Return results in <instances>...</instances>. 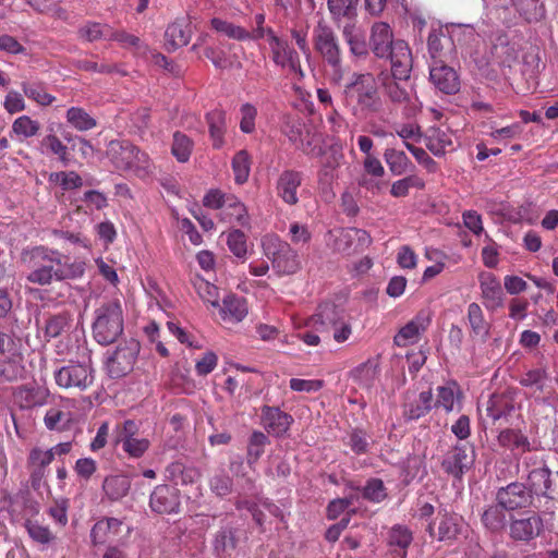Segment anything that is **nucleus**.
<instances>
[{
    "label": "nucleus",
    "instance_id": "obj_1",
    "mask_svg": "<svg viewBox=\"0 0 558 558\" xmlns=\"http://www.w3.org/2000/svg\"><path fill=\"white\" fill-rule=\"evenodd\" d=\"M22 260L32 268L26 280L38 286L80 278L84 275L86 266L83 260L69 262L60 252L46 246L24 250Z\"/></svg>",
    "mask_w": 558,
    "mask_h": 558
},
{
    "label": "nucleus",
    "instance_id": "obj_2",
    "mask_svg": "<svg viewBox=\"0 0 558 558\" xmlns=\"http://www.w3.org/2000/svg\"><path fill=\"white\" fill-rule=\"evenodd\" d=\"M106 155L117 170L129 171L138 177H144L150 172L151 161L149 156L129 141L116 140L109 142Z\"/></svg>",
    "mask_w": 558,
    "mask_h": 558
},
{
    "label": "nucleus",
    "instance_id": "obj_3",
    "mask_svg": "<svg viewBox=\"0 0 558 558\" xmlns=\"http://www.w3.org/2000/svg\"><path fill=\"white\" fill-rule=\"evenodd\" d=\"M122 331L123 312L118 301H109L95 310L93 336L99 344L113 343Z\"/></svg>",
    "mask_w": 558,
    "mask_h": 558
},
{
    "label": "nucleus",
    "instance_id": "obj_4",
    "mask_svg": "<svg viewBox=\"0 0 558 558\" xmlns=\"http://www.w3.org/2000/svg\"><path fill=\"white\" fill-rule=\"evenodd\" d=\"M141 425V421L125 420L114 427L116 444L129 458L140 459L150 448V439L140 434Z\"/></svg>",
    "mask_w": 558,
    "mask_h": 558
},
{
    "label": "nucleus",
    "instance_id": "obj_5",
    "mask_svg": "<svg viewBox=\"0 0 558 558\" xmlns=\"http://www.w3.org/2000/svg\"><path fill=\"white\" fill-rule=\"evenodd\" d=\"M268 46L271 60L277 66L287 71L293 80L302 81L304 78L305 74L301 65L300 56L288 40L277 35H271Z\"/></svg>",
    "mask_w": 558,
    "mask_h": 558
},
{
    "label": "nucleus",
    "instance_id": "obj_6",
    "mask_svg": "<svg viewBox=\"0 0 558 558\" xmlns=\"http://www.w3.org/2000/svg\"><path fill=\"white\" fill-rule=\"evenodd\" d=\"M56 384L65 389L86 390L94 383L90 361L70 362L54 372Z\"/></svg>",
    "mask_w": 558,
    "mask_h": 558
},
{
    "label": "nucleus",
    "instance_id": "obj_7",
    "mask_svg": "<svg viewBox=\"0 0 558 558\" xmlns=\"http://www.w3.org/2000/svg\"><path fill=\"white\" fill-rule=\"evenodd\" d=\"M355 80L351 82L352 95L356 99V112L363 114L374 112L379 108L380 98L378 95L377 83L371 72L354 75Z\"/></svg>",
    "mask_w": 558,
    "mask_h": 558
},
{
    "label": "nucleus",
    "instance_id": "obj_8",
    "mask_svg": "<svg viewBox=\"0 0 558 558\" xmlns=\"http://www.w3.org/2000/svg\"><path fill=\"white\" fill-rule=\"evenodd\" d=\"M315 49L332 68V80L339 82L342 78L340 69V51L333 32L324 24H318L313 32Z\"/></svg>",
    "mask_w": 558,
    "mask_h": 558
},
{
    "label": "nucleus",
    "instance_id": "obj_9",
    "mask_svg": "<svg viewBox=\"0 0 558 558\" xmlns=\"http://www.w3.org/2000/svg\"><path fill=\"white\" fill-rule=\"evenodd\" d=\"M497 445L504 451H508L512 458L520 460L523 454L538 449L539 441L531 439L519 427H506L497 435Z\"/></svg>",
    "mask_w": 558,
    "mask_h": 558
},
{
    "label": "nucleus",
    "instance_id": "obj_10",
    "mask_svg": "<svg viewBox=\"0 0 558 558\" xmlns=\"http://www.w3.org/2000/svg\"><path fill=\"white\" fill-rule=\"evenodd\" d=\"M316 324H319V327L316 328L317 331H323L328 327L332 328L335 330L333 339L339 343L348 339V325L344 319V313L343 311L340 312L332 303L322 304L318 313L306 323V326H316Z\"/></svg>",
    "mask_w": 558,
    "mask_h": 558
},
{
    "label": "nucleus",
    "instance_id": "obj_11",
    "mask_svg": "<svg viewBox=\"0 0 558 558\" xmlns=\"http://www.w3.org/2000/svg\"><path fill=\"white\" fill-rule=\"evenodd\" d=\"M495 500L512 513L532 508L535 498L524 483L515 481L499 487L495 493Z\"/></svg>",
    "mask_w": 558,
    "mask_h": 558
},
{
    "label": "nucleus",
    "instance_id": "obj_12",
    "mask_svg": "<svg viewBox=\"0 0 558 558\" xmlns=\"http://www.w3.org/2000/svg\"><path fill=\"white\" fill-rule=\"evenodd\" d=\"M131 533V527L117 518H104L97 521L92 531V543L97 545L123 544Z\"/></svg>",
    "mask_w": 558,
    "mask_h": 558
},
{
    "label": "nucleus",
    "instance_id": "obj_13",
    "mask_svg": "<svg viewBox=\"0 0 558 558\" xmlns=\"http://www.w3.org/2000/svg\"><path fill=\"white\" fill-rule=\"evenodd\" d=\"M386 54L378 57V59L389 61L392 77L399 81L409 80L413 66V57L408 43L403 39H397L388 48Z\"/></svg>",
    "mask_w": 558,
    "mask_h": 558
},
{
    "label": "nucleus",
    "instance_id": "obj_14",
    "mask_svg": "<svg viewBox=\"0 0 558 558\" xmlns=\"http://www.w3.org/2000/svg\"><path fill=\"white\" fill-rule=\"evenodd\" d=\"M544 531V521L536 511H527L520 518L510 517L509 537L514 542L530 543Z\"/></svg>",
    "mask_w": 558,
    "mask_h": 558
},
{
    "label": "nucleus",
    "instance_id": "obj_15",
    "mask_svg": "<svg viewBox=\"0 0 558 558\" xmlns=\"http://www.w3.org/2000/svg\"><path fill=\"white\" fill-rule=\"evenodd\" d=\"M474 463V451L466 445H456L447 451L442 461V470L457 480H461Z\"/></svg>",
    "mask_w": 558,
    "mask_h": 558
},
{
    "label": "nucleus",
    "instance_id": "obj_16",
    "mask_svg": "<svg viewBox=\"0 0 558 558\" xmlns=\"http://www.w3.org/2000/svg\"><path fill=\"white\" fill-rule=\"evenodd\" d=\"M429 81L437 90L446 95H454L461 87L457 71L445 64L442 60L432 62L429 66Z\"/></svg>",
    "mask_w": 558,
    "mask_h": 558
},
{
    "label": "nucleus",
    "instance_id": "obj_17",
    "mask_svg": "<svg viewBox=\"0 0 558 558\" xmlns=\"http://www.w3.org/2000/svg\"><path fill=\"white\" fill-rule=\"evenodd\" d=\"M439 523L437 532L434 530L433 523L428 524L427 532L432 537H436L438 542L451 544L458 539L463 529V518L454 512L447 510L439 511Z\"/></svg>",
    "mask_w": 558,
    "mask_h": 558
},
{
    "label": "nucleus",
    "instance_id": "obj_18",
    "mask_svg": "<svg viewBox=\"0 0 558 558\" xmlns=\"http://www.w3.org/2000/svg\"><path fill=\"white\" fill-rule=\"evenodd\" d=\"M430 324V315L426 311L418 312L409 323H407L395 336L393 341L398 347H407L417 342L422 332Z\"/></svg>",
    "mask_w": 558,
    "mask_h": 558
},
{
    "label": "nucleus",
    "instance_id": "obj_19",
    "mask_svg": "<svg viewBox=\"0 0 558 558\" xmlns=\"http://www.w3.org/2000/svg\"><path fill=\"white\" fill-rule=\"evenodd\" d=\"M508 510L499 505V501L486 505L481 512V523L484 530L492 535H500L507 526L509 520L507 518Z\"/></svg>",
    "mask_w": 558,
    "mask_h": 558
},
{
    "label": "nucleus",
    "instance_id": "obj_20",
    "mask_svg": "<svg viewBox=\"0 0 558 558\" xmlns=\"http://www.w3.org/2000/svg\"><path fill=\"white\" fill-rule=\"evenodd\" d=\"M480 289L483 304L487 311L495 312L504 305V291L500 281L493 274L480 277Z\"/></svg>",
    "mask_w": 558,
    "mask_h": 558
},
{
    "label": "nucleus",
    "instance_id": "obj_21",
    "mask_svg": "<svg viewBox=\"0 0 558 558\" xmlns=\"http://www.w3.org/2000/svg\"><path fill=\"white\" fill-rule=\"evenodd\" d=\"M177 489L168 485L157 486L150 495V508L157 513H173L179 510Z\"/></svg>",
    "mask_w": 558,
    "mask_h": 558
},
{
    "label": "nucleus",
    "instance_id": "obj_22",
    "mask_svg": "<svg viewBox=\"0 0 558 558\" xmlns=\"http://www.w3.org/2000/svg\"><path fill=\"white\" fill-rule=\"evenodd\" d=\"M292 422V416L280 411L278 408L264 407L262 410V424L274 436L284 435Z\"/></svg>",
    "mask_w": 558,
    "mask_h": 558
},
{
    "label": "nucleus",
    "instance_id": "obj_23",
    "mask_svg": "<svg viewBox=\"0 0 558 558\" xmlns=\"http://www.w3.org/2000/svg\"><path fill=\"white\" fill-rule=\"evenodd\" d=\"M302 183V173L294 170H284L277 181V194L288 205L299 202L298 189Z\"/></svg>",
    "mask_w": 558,
    "mask_h": 558
},
{
    "label": "nucleus",
    "instance_id": "obj_24",
    "mask_svg": "<svg viewBox=\"0 0 558 558\" xmlns=\"http://www.w3.org/2000/svg\"><path fill=\"white\" fill-rule=\"evenodd\" d=\"M53 461L51 451L35 447L29 451L27 469L29 470L33 486H39L46 474V469Z\"/></svg>",
    "mask_w": 558,
    "mask_h": 558
},
{
    "label": "nucleus",
    "instance_id": "obj_25",
    "mask_svg": "<svg viewBox=\"0 0 558 558\" xmlns=\"http://www.w3.org/2000/svg\"><path fill=\"white\" fill-rule=\"evenodd\" d=\"M388 23L376 22L371 29L369 47L376 58L387 56L388 48L396 41Z\"/></svg>",
    "mask_w": 558,
    "mask_h": 558
},
{
    "label": "nucleus",
    "instance_id": "obj_26",
    "mask_svg": "<svg viewBox=\"0 0 558 558\" xmlns=\"http://www.w3.org/2000/svg\"><path fill=\"white\" fill-rule=\"evenodd\" d=\"M320 156L322 170L319 172V181L322 184L327 185L337 177L336 171L343 161L341 146L333 144L328 149L323 150Z\"/></svg>",
    "mask_w": 558,
    "mask_h": 558
},
{
    "label": "nucleus",
    "instance_id": "obj_27",
    "mask_svg": "<svg viewBox=\"0 0 558 558\" xmlns=\"http://www.w3.org/2000/svg\"><path fill=\"white\" fill-rule=\"evenodd\" d=\"M515 410L514 399L507 393H494L487 401L486 413L493 422L508 421Z\"/></svg>",
    "mask_w": 558,
    "mask_h": 558
},
{
    "label": "nucleus",
    "instance_id": "obj_28",
    "mask_svg": "<svg viewBox=\"0 0 558 558\" xmlns=\"http://www.w3.org/2000/svg\"><path fill=\"white\" fill-rule=\"evenodd\" d=\"M218 308L222 320L228 323H240L248 313L246 301L234 294L225 296Z\"/></svg>",
    "mask_w": 558,
    "mask_h": 558
},
{
    "label": "nucleus",
    "instance_id": "obj_29",
    "mask_svg": "<svg viewBox=\"0 0 558 558\" xmlns=\"http://www.w3.org/2000/svg\"><path fill=\"white\" fill-rule=\"evenodd\" d=\"M413 541V534L405 525L396 524L388 532L387 544L392 554L407 558L408 548Z\"/></svg>",
    "mask_w": 558,
    "mask_h": 558
},
{
    "label": "nucleus",
    "instance_id": "obj_30",
    "mask_svg": "<svg viewBox=\"0 0 558 558\" xmlns=\"http://www.w3.org/2000/svg\"><path fill=\"white\" fill-rule=\"evenodd\" d=\"M62 128L61 124H51L47 128V134L40 141L43 153L56 156L64 165L69 161L68 147L57 136L56 132Z\"/></svg>",
    "mask_w": 558,
    "mask_h": 558
},
{
    "label": "nucleus",
    "instance_id": "obj_31",
    "mask_svg": "<svg viewBox=\"0 0 558 558\" xmlns=\"http://www.w3.org/2000/svg\"><path fill=\"white\" fill-rule=\"evenodd\" d=\"M206 121L213 141V147L220 149L225 145V134L227 130L226 112L221 109H214L206 114Z\"/></svg>",
    "mask_w": 558,
    "mask_h": 558
},
{
    "label": "nucleus",
    "instance_id": "obj_32",
    "mask_svg": "<svg viewBox=\"0 0 558 558\" xmlns=\"http://www.w3.org/2000/svg\"><path fill=\"white\" fill-rule=\"evenodd\" d=\"M272 268L279 275H293L301 269L298 252L288 243L281 253L272 260Z\"/></svg>",
    "mask_w": 558,
    "mask_h": 558
},
{
    "label": "nucleus",
    "instance_id": "obj_33",
    "mask_svg": "<svg viewBox=\"0 0 558 558\" xmlns=\"http://www.w3.org/2000/svg\"><path fill=\"white\" fill-rule=\"evenodd\" d=\"M191 39V32L184 21L171 23L165 32V45L169 51L186 46Z\"/></svg>",
    "mask_w": 558,
    "mask_h": 558
},
{
    "label": "nucleus",
    "instance_id": "obj_34",
    "mask_svg": "<svg viewBox=\"0 0 558 558\" xmlns=\"http://www.w3.org/2000/svg\"><path fill=\"white\" fill-rule=\"evenodd\" d=\"M468 320L473 337L485 342L490 335V324L485 319L481 306L475 302L468 306Z\"/></svg>",
    "mask_w": 558,
    "mask_h": 558
},
{
    "label": "nucleus",
    "instance_id": "obj_35",
    "mask_svg": "<svg viewBox=\"0 0 558 558\" xmlns=\"http://www.w3.org/2000/svg\"><path fill=\"white\" fill-rule=\"evenodd\" d=\"M40 123L32 119L29 116L23 114L17 117L11 125L10 136L17 141L24 142L39 133Z\"/></svg>",
    "mask_w": 558,
    "mask_h": 558
},
{
    "label": "nucleus",
    "instance_id": "obj_36",
    "mask_svg": "<svg viewBox=\"0 0 558 558\" xmlns=\"http://www.w3.org/2000/svg\"><path fill=\"white\" fill-rule=\"evenodd\" d=\"M219 215L225 222L238 223L242 227L247 226L250 221L245 205L233 195L229 197V203Z\"/></svg>",
    "mask_w": 558,
    "mask_h": 558
},
{
    "label": "nucleus",
    "instance_id": "obj_37",
    "mask_svg": "<svg viewBox=\"0 0 558 558\" xmlns=\"http://www.w3.org/2000/svg\"><path fill=\"white\" fill-rule=\"evenodd\" d=\"M550 470L547 465L533 468L525 474V485L531 492L532 497H539L546 493L547 481L550 475Z\"/></svg>",
    "mask_w": 558,
    "mask_h": 558
},
{
    "label": "nucleus",
    "instance_id": "obj_38",
    "mask_svg": "<svg viewBox=\"0 0 558 558\" xmlns=\"http://www.w3.org/2000/svg\"><path fill=\"white\" fill-rule=\"evenodd\" d=\"M433 408L432 390L422 391L414 402L404 404L403 416L408 421L418 420L425 416Z\"/></svg>",
    "mask_w": 558,
    "mask_h": 558
},
{
    "label": "nucleus",
    "instance_id": "obj_39",
    "mask_svg": "<svg viewBox=\"0 0 558 558\" xmlns=\"http://www.w3.org/2000/svg\"><path fill=\"white\" fill-rule=\"evenodd\" d=\"M135 356L128 349H118L108 362V368L112 376H121L132 369Z\"/></svg>",
    "mask_w": 558,
    "mask_h": 558
},
{
    "label": "nucleus",
    "instance_id": "obj_40",
    "mask_svg": "<svg viewBox=\"0 0 558 558\" xmlns=\"http://www.w3.org/2000/svg\"><path fill=\"white\" fill-rule=\"evenodd\" d=\"M131 487V482L125 475H110L105 478L102 489L111 500L124 497Z\"/></svg>",
    "mask_w": 558,
    "mask_h": 558
},
{
    "label": "nucleus",
    "instance_id": "obj_41",
    "mask_svg": "<svg viewBox=\"0 0 558 558\" xmlns=\"http://www.w3.org/2000/svg\"><path fill=\"white\" fill-rule=\"evenodd\" d=\"M452 145L450 136L441 129H432L425 137V146L435 156L446 154L447 147Z\"/></svg>",
    "mask_w": 558,
    "mask_h": 558
},
{
    "label": "nucleus",
    "instance_id": "obj_42",
    "mask_svg": "<svg viewBox=\"0 0 558 558\" xmlns=\"http://www.w3.org/2000/svg\"><path fill=\"white\" fill-rule=\"evenodd\" d=\"M384 158L389 167V170L395 175H401L405 173L409 167L412 166V162L405 153L395 148H387L384 153Z\"/></svg>",
    "mask_w": 558,
    "mask_h": 558
},
{
    "label": "nucleus",
    "instance_id": "obj_43",
    "mask_svg": "<svg viewBox=\"0 0 558 558\" xmlns=\"http://www.w3.org/2000/svg\"><path fill=\"white\" fill-rule=\"evenodd\" d=\"M517 12L529 23L544 17V7L538 0H511Z\"/></svg>",
    "mask_w": 558,
    "mask_h": 558
},
{
    "label": "nucleus",
    "instance_id": "obj_44",
    "mask_svg": "<svg viewBox=\"0 0 558 558\" xmlns=\"http://www.w3.org/2000/svg\"><path fill=\"white\" fill-rule=\"evenodd\" d=\"M194 143L184 133L177 131L173 134L171 154L179 162H186L193 151Z\"/></svg>",
    "mask_w": 558,
    "mask_h": 558
},
{
    "label": "nucleus",
    "instance_id": "obj_45",
    "mask_svg": "<svg viewBox=\"0 0 558 558\" xmlns=\"http://www.w3.org/2000/svg\"><path fill=\"white\" fill-rule=\"evenodd\" d=\"M231 166L235 183L239 185L244 184L248 180L251 172V157L248 153L244 149L239 150L233 156Z\"/></svg>",
    "mask_w": 558,
    "mask_h": 558
},
{
    "label": "nucleus",
    "instance_id": "obj_46",
    "mask_svg": "<svg viewBox=\"0 0 558 558\" xmlns=\"http://www.w3.org/2000/svg\"><path fill=\"white\" fill-rule=\"evenodd\" d=\"M210 24L216 32L223 34L229 38L235 40H247L251 38V33L248 31L231 22L215 17L211 20Z\"/></svg>",
    "mask_w": 558,
    "mask_h": 558
},
{
    "label": "nucleus",
    "instance_id": "obj_47",
    "mask_svg": "<svg viewBox=\"0 0 558 558\" xmlns=\"http://www.w3.org/2000/svg\"><path fill=\"white\" fill-rule=\"evenodd\" d=\"M78 35L87 41H95L99 39H112L113 32L108 25L88 22L78 29Z\"/></svg>",
    "mask_w": 558,
    "mask_h": 558
},
{
    "label": "nucleus",
    "instance_id": "obj_48",
    "mask_svg": "<svg viewBox=\"0 0 558 558\" xmlns=\"http://www.w3.org/2000/svg\"><path fill=\"white\" fill-rule=\"evenodd\" d=\"M377 375L378 363L374 359H369L366 362L359 365L353 373L354 379L364 387L372 386Z\"/></svg>",
    "mask_w": 558,
    "mask_h": 558
},
{
    "label": "nucleus",
    "instance_id": "obj_49",
    "mask_svg": "<svg viewBox=\"0 0 558 558\" xmlns=\"http://www.w3.org/2000/svg\"><path fill=\"white\" fill-rule=\"evenodd\" d=\"M66 121L78 131H88L96 126V121L84 109L71 107L66 111Z\"/></svg>",
    "mask_w": 558,
    "mask_h": 558
},
{
    "label": "nucleus",
    "instance_id": "obj_50",
    "mask_svg": "<svg viewBox=\"0 0 558 558\" xmlns=\"http://www.w3.org/2000/svg\"><path fill=\"white\" fill-rule=\"evenodd\" d=\"M198 296L213 307H219L218 288L203 278H196L193 282Z\"/></svg>",
    "mask_w": 558,
    "mask_h": 558
},
{
    "label": "nucleus",
    "instance_id": "obj_51",
    "mask_svg": "<svg viewBox=\"0 0 558 558\" xmlns=\"http://www.w3.org/2000/svg\"><path fill=\"white\" fill-rule=\"evenodd\" d=\"M227 245L230 252L240 259L246 258L247 243L246 235L239 229H233L227 233Z\"/></svg>",
    "mask_w": 558,
    "mask_h": 558
},
{
    "label": "nucleus",
    "instance_id": "obj_52",
    "mask_svg": "<svg viewBox=\"0 0 558 558\" xmlns=\"http://www.w3.org/2000/svg\"><path fill=\"white\" fill-rule=\"evenodd\" d=\"M21 86L25 96L40 106H49L54 101V97L40 84L23 82Z\"/></svg>",
    "mask_w": 558,
    "mask_h": 558
},
{
    "label": "nucleus",
    "instance_id": "obj_53",
    "mask_svg": "<svg viewBox=\"0 0 558 558\" xmlns=\"http://www.w3.org/2000/svg\"><path fill=\"white\" fill-rule=\"evenodd\" d=\"M49 182L60 185L63 191L75 190L83 184L82 178L74 171L52 172Z\"/></svg>",
    "mask_w": 558,
    "mask_h": 558
},
{
    "label": "nucleus",
    "instance_id": "obj_54",
    "mask_svg": "<svg viewBox=\"0 0 558 558\" xmlns=\"http://www.w3.org/2000/svg\"><path fill=\"white\" fill-rule=\"evenodd\" d=\"M268 444L267 436L262 432H254L248 440L247 462L255 463L264 453L265 446Z\"/></svg>",
    "mask_w": 558,
    "mask_h": 558
},
{
    "label": "nucleus",
    "instance_id": "obj_55",
    "mask_svg": "<svg viewBox=\"0 0 558 558\" xmlns=\"http://www.w3.org/2000/svg\"><path fill=\"white\" fill-rule=\"evenodd\" d=\"M288 242L282 241L275 233H267L262 238L260 245L264 255L271 262L281 253Z\"/></svg>",
    "mask_w": 558,
    "mask_h": 558
},
{
    "label": "nucleus",
    "instance_id": "obj_56",
    "mask_svg": "<svg viewBox=\"0 0 558 558\" xmlns=\"http://www.w3.org/2000/svg\"><path fill=\"white\" fill-rule=\"evenodd\" d=\"M362 496L372 502L383 501L387 497L384 482L379 478L368 480L363 487Z\"/></svg>",
    "mask_w": 558,
    "mask_h": 558
},
{
    "label": "nucleus",
    "instance_id": "obj_57",
    "mask_svg": "<svg viewBox=\"0 0 558 558\" xmlns=\"http://www.w3.org/2000/svg\"><path fill=\"white\" fill-rule=\"evenodd\" d=\"M25 529L29 537L40 544H48L53 539V535L48 526L41 525L36 521L26 520Z\"/></svg>",
    "mask_w": 558,
    "mask_h": 558
},
{
    "label": "nucleus",
    "instance_id": "obj_58",
    "mask_svg": "<svg viewBox=\"0 0 558 558\" xmlns=\"http://www.w3.org/2000/svg\"><path fill=\"white\" fill-rule=\"evenodd\" d=\"M547 378L548 376L545 369L535 368L524 373L519 383L523 387H536L537 390L543 391Z\"/></svg>",
    "mask_w": 558,
    "mask_h": 558
},
{
    "label": "nucleus",
    "instance_id": "obj_59",
    "mask_svg": "<svg viewBox=\"0 0 558 558\" xmlns=\"http://www.w3.org/2000/svg\"><path fill=\"white\" fill-rule=\"evenodd\" d=\"M257 108L252 104H243L240 108V130L250 134L255 130Z\"/></svg>",
    "mask_w": 558,
    "mask_h": 558
},
{
    "label": "nucleus",
    "instance_id": "obj_60",
    "mask_svg": "<svg viewBox=\"0 0 558 558\" xmlns=\"http://www.w3.org/2000/svg\"><path fill=\"white\" fill-rule=\"evenodd\" d=\"M235 547V541L231 531H220L214 539V550L218 556L228 554Z\"/></svg>",
    "mask_w": 558,
    "mask_h": 558
},
{
    "label": "nucleus",
    "instance_id": "obj_61",
    "mask_svg": "<svg viewBox=\"0 0 558 558\" xmlns=\"http://www.w3.org/2000/svg\"><path fill=\"white\" fill-rule=\"evenodd\" d=\"M445 37V33L441 28L430 31L427 38V48L433 61L440 60L439 58L444 49L442 38Z\"/></svg>",
    "mask_w": 558,
    "mask_h": 558
},
{
    "label": "nucleus",
    "instance_id": "obj_62",
    "mask_svg": "<svg viewBox=\"0 0 558 558\" xmlns=\"http://www.w3.org/2000/svg\"><path fill=\"white\" fill-rule=\"evenodd\" d=\"M288 235L290 241L294 244H306L312 239L308 227L298 221L290 223Z\"/></svg>",
    "mask_w": 558,
    "mask_h": 558
},
{
    "label": "nucleus",
    "instance_id": "obj_63",
    "mask_svg": "<svg viewBox=\"0 0 558 558\" xmlns=\"http://www.w3.org/2000/svg\"><path fill=\"white\" fill-rule=\"evenodd\" d=\"M3 107L8 113L14 114L24 111L26 108V104L23 96L20 93L15 90H10L4 98Z\"/></svg>",
    "mask_w": 558,
    "mask_h": 558
},
{
    "label": "nucleus",
    "instance_id": "obj_64",
    "mask_svg": "<svg viewBox=\"0 0 558 558\" xmlns=\"http://www.w3.org/2000/svg\"><path fill=\"white\" fill-rule=\"evenodd\" d=\"M210 488L217 496H227L232 490V481L227 474H216L210 480Z\"/></svg>",
    "mask_w": 558,
    "mask_h": 558
}]
</instances>
